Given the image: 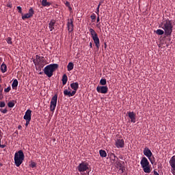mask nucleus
<instances>
[{"mask_svg":"<svg viewBox=\"0 0 175 175\" xmlns=\"http://www.w3.org/2000/svg\"><path fill=\"white\" fill-rule=\"evenodd\" d=\"M159 28H162L165 31V36H172L173 32V24L172 21L169 19H163L162 23L159 25Z\"/></svg>","mask_w":175,"mask_h":175,"instance_id":"f257e3e1","label":"nucleus"},{"mask_svg":"<svg viewBox=\"0 0 175 175\" xmlns=\"http://www.w3.org/2000/svg\"><path fill=\"white\" fill-rule=\"evenodd\" d=\"M55 69H58V64H49L44 67V73L47 76V77H52L54 75V71Z\"/></svg>","mask_w":175,"mask_h":175,"instance_id":"f03ea898","label":"nucleus"},{"mask_svg":"<svg viewBox=\"0 0 175 175\" xmlns=\"http://www.w3.org/2000/svg\"><path fill=\"white\" fill-rule=\"evenodd\" d=\"M25 158V156L23 150H21L15 153L14 159V163L17 167H20Z\"/></svg>","mask_w":175,"mask_h":175,"instance_id":"7ed1b4c3","label":"nucleus"},{"mask_svg":"<svg viewBox=\"0 0 175 175\" xmlns=\"http://www.w3.org/2000/svg\"><path fill=\"white\" fill-rule=\"evenodd\" d=\"M111 157H113L112 161H115V165L118 169L120 170V173H124V170H125V163L122 161L118 159V157H116V154H111Z\"/></svg>","mask_w":175,"mask_h":175,"instance_id":"20e7f679","label":"nucleus"},{"mask_svg":"<svg viewBox=\"0 0 175 175\" xmlns=\"http://www.w3.org/2000/svg\"><path fill=\"white\" fill-rule=\"evenodd\" d=\"M89 32L90 33L91 37L94 40V43L96 49L99 50V48L100 47V40H99V37H98V33H96V31H95V30L92 28L89 29Z\"/></svg>","mask_w":175,"mask_h":175,"instance_id":"39448f33","label":"nucleus"},{"mask_svg":"<svg viewBox=\"0 0 175 175\" xmlns=\"http://www.w3.org/2000/svg\"><path fill=\"white\" fill-rule=\"evenodd\" d=\"M140 165L144 172V173H151V167L150 165V161H148V159L146 158V157H144L142 158V160L140 161Z\"/></svg>","mask_w":175,"mask_h":175,"instance_id":"423d86ee","label":"nucleus"},{"mask_svg":"<svg viewBox=\"0 0 175 175\" xmlns=\"http://www.w3.org/2000/svg\"><path fill=\"white\" fill-rule=\"evenodd\" d=\"M77 170L81 173L87 172V170H90V164L85 161H83L77 166Z\"/></svg>","mask_w":175,"mask_h":175,"instance_id":"0eeeda50","label":"nucleus"},{"mask_svg":"<svg viewBox=\"0 0 175 175\" xmlns=\"http://www.w3.org/2000/svg\"><path fill=\"white\" fill-rule=\"evenodd\" d=\"M34 14L35 10H33V8H30L28 13L22 15V20H27V18H31V17H33Z\"/></svg>","mask_w":175,"mask_h":175,"instance_id":"6e6552de","label":"nucleus"},{"mask_svg":"<svg viewBox=\"0 0 175 175\" xmlns=\"http://www.w3.org/2000/svg\"><path fill=\"white\" fill-rule=\"evenodd\" d=\"M57 100H58V95L55 94L51 100V110H55V107H57Z\"/></svg>","mask_w":175,"mask_h":175,"instance_id":"1a4fd4ad","label":"nucleus"},{"mask_svg":"<svg viewBox=\"0 0 175 175\" xmlns=\"http://www.w3.org/2000/svg\"><path fill=\"white\" fill-rule=\"evenodd\" d=\"M96 91L98 94H107L109 91V88L107 86H98L96 88Z\"/></svg>","mask_w":175,"mask_h":175,"instance_id":"9d476101","label":"nucleus"},{"mask_svg":"<svg viewBox=\"0 0 175 175\" xmlns=\"http://www.w3.org/2000/svg\"><path fill=\"white\" fill-rule=\"evenodd\" d=\"M127 114L131 120V122H136V113H135L133 111H128Z\"/></svg>","mask_w":175,"mask_h":175,"instance_id":"9b49d317","label":"nucleus"},{"mask_svg":"<svg viewBox=\"0 0 175 175\" xmlns=\"http://www.w3.org/2000/svg\"><path fill=\"white\" fill-rule=\"evenodd\" d=\"M34 65L36 66V65H43V66L44 67V63L46 62V60L44 59V57H41V58L40 59V60H33V61Z\"/></svg>","mask_w":175,"mask_h":175,"instance_id":"f8f14e48","label":"nucleus"},{"mask_svg":"<svg viewBox=\"0 0 175 175\" xmlns=\"http://www.w3.org/2000/svg\"><path fill=\"white\" fill-rule=\"evenodd\" d=\"M67 26H68V32H73L74 25H73V20L72 19H68V20Z\"/></svg>","mask_w":175,"mask_h":175,"instance_id":"ddd939ff","label":"nucleus"},{"mask_svg":"<svg viewBox=\"0 0 175 175\" xmlns=\"http://www.w3.org/2000/svg\"><path fill=\"white\" fill-rule=\"evenodd\" d=\"M76 92H77V90H73V91L72 92L68 91V90H65L64 91V94L65 95V96H75V95H76Z\"/></svg>","mask_w":175,"mask_h":175,"instance_id":"4468645a","label":"nucleus"},{"mask_svg":"<svg viewBox=\"0 0 175 175\" xmlns=\"http://www.w3.org/2000/svg\"><path fill=\"white\" fill-rule=\"evenodd\" d=\"M32 116V111L31 110H27L25 116H23L24 120H31Z\"/></svg>","mask_w":175,"mask_h":175,"instance_id":"2eb2a0df","label":"nucleus"},{"mask_svg":"<svg viewBox=\"0 0 175 175\" xmlns=\"http://www.w3.org/2000/svg\"><path fill=\"white\" fill-rule=\"evenodd\" d=\"M116 146L117 148H124V139H117L116 142Z\"/></svg>","mask_w":175,"mask_h":175,"instance_id":"dca6fc26","label":"nucleus"},{"mask_svg":"<svg viewBox=\"0 0 175 175\" xmlns=\"http://www.w3.org/2000/svg\"><path fill=\"white\" fill-rule=\"evenodd\" d=\"M144 155L147 157V158H150V157H152V152L146 147L144 149Z\"/></svg>","mask_w":175,"mask_h":175,"instance_id":"f3484780","label":"nucleus"},{"mask_svg":"<svg viewBox=\"0 0 175 175\" xmlns=\"http://www.w3.org/2000/svg\"><path fill=\"white\" fill-rule=\"evenodd\" d=\"M169 163L171 166V170H175V155L171 157Z\"/></svg>","mask_w":175,"mask_h":175,"instance_id":"a211bd4d","label":"nucleus"},{"mask_svg":"<svg viewBox=\"0 0 175 175\" xmlns=\"http://www.w3.org/2000/svg\"><path fill=\"white\" fill-rule=\"evenodd\" d=\"M55 21L51 20L49 23V28L50 29V31H53V29H55Z\"/></svg>","mask_w":175,"mask_h":175,"instance_id":"6ab92c4d","label":"nucleus"},{"mask_svg":"<svg viewBox=\"0 0 175 175\" xmlns=\"http://www.w3.org/2000/svg\"><path fill=\"white\" fill-rule=\"evenodd\" d=\"M73 68H75V64L72 62H69L67 66L68 72H70V70H73Z\"/></svg>","mask_w":175,"mask_h":175,"instance_id":"aec40b11","label":"nucleus"},{"mask_svg":"<svg viewBox=\"0 0 175 175\" xmlns=\"http://www.w3.org/2000/svg\"><path fill=\"white\" fill-rule=\"evenodd\" d=\"M70 88L72 90H79V83L75 82L70 84Z\"/></svg>","mask_w":175,"mask_h":175,"instance_id":"412c9836","label":"nucleus"},{"mask_svg":"<svg viewBox=\"0 0 175 175\" xmlns=\"http://www.w3.org/2000/svg\"><path fill=\"white\" fill-rule=\"evenodd\" d=\"M62 81L63 85H65L66 83H68V76L66 75V74H64L62 76Z\"/></svg>","mask_w":175,"mask_h":175,"instance_id":"4be33fe9","label":"nucleus"},{"mask_svg":"<svg viewBox=\"0 0 175 175\" xmlns=\"http://www.w3.org/2000/svg\"><path fill=\"white\" fill-rule=\"evenodd\" d=\"M1 70L2 73H5V72H7L8 66H6V64H5L3 63L1 64Z\"/></svg>","mask_w":175,"mask_h":175,"instance_id":"5701e85b","label":"nucleus"},{"mask_svg":"<svg viewBox=\"0 0 175 175\" xmlns=\"http://www.w3.org/2000/svg\"><path fill=\"white\" fill-rule=\"evenodd\" d=\"M99 154L102 158H106V157H107V153H106V152L103 150H100Z\"/></svg>","mask_w":175,"mask_h":175,"instance_id":"b1692460","label":"nucleus"},{"mask_svg":"<svg viewBox=\"0 0 175 175\" xmlns=\"http://www.w3.org/2000/svg\"><path fill=\"white\" fill-rule=\"evenodd\" d=\"M18 85V81H17V79H14L13 81L12 87L13 88V90H16V88H17V86Z\"/></svg>","mask_w":175,"mask_h":175,"instance_id":"393cba45","label":"nucleus"},{"mask_svg":"<svg viewBox=\"0 0 175 175\" xmlns=\"http://www.w3.org/2000/svg\"><path fill=\"white\" fill-rule=\"evenodd\" d=\"M41 3L44 7H46V6H51V3L47 1V0H42Z\"/></svg>","mask_w":175,"mask_h":175,"instance_id":"a878e982","label":"nucleus"},{"mask_svg":"<svg viewBox=\"0 0 175 175\" xmlns=\"http://www.w3.org/2000/svg\"><path fill=\"white\" fill-rule=\"evenodd\" d=\"M100 85H106L107 84V81H106V79H101L100 81Z\"/></svg>","mask_w":175,"mask_h":175,"instance_id":"bb28decb","label":"nucleus"},{"mask_svg":"<svg viewBox=\"0 0 175 175\" xmlns=\"http://www.w3.org/2000/svg\"><path fill=\"white\" fill-rule=\"evenodd\" d=\"M15 105H16V103L14 102V100L10 101L8 103V107H14Z\"/></svg>","mask_w":175,"mask_h":175,"instance_id":"cd10ccee","label":"nucleus"},{"mask_svg":"<svg viewBox=\"0 0 175 175\" xmlns=\"http://www.w3.org/2000/svg\"><path fill=\"white\" fill-rule=\"evenodd\" d=\"M155 32H156L157 35H163V33H165V31H163L161 29H157Z\"/></svg>","mask_w":175,"mask_h":175,"instance_id":"c85d7f7f","label":"nucleus"},{"mask_svg":"<svg viewBox=\"0 0 175 175\" xmlns=\"http://www.w3.org/2000/svg\"><path fill=\"white\" fill-rule=\"evenodd\" d=\"M150 163H152V165H154V163H155V157H154V156H152L150 157H148Z\"/></svg>","mask_w":175,"mask_h":175,"instance_id":"c756f323","label":"nucleus"},{"mask_svg":"<svg viewBox=\"0 0 175 175\" xmlns=\"http://www.w3.org/2000/svg\"><path fill=\"white\" fill-rule=\"evenodd\" d=\"M6 42L8 44H13V42H12V38L10 37L6 38Z\"/></svg>","mask_w":175,"mask_h":175,"instance_id":"7c9ffc66","label":"nucleus"},{"mask_svg":"<svg viewBox=\"0 0 175 175\" xmlns=\"http://www.w3.org/2000/svg\"><path fill=\"white\" fill-rule=\"evenodd\" d=\"M43 68H44L43 66V65H36V70H42V69H43Z\"/></svg>","mask_w":175,"mask_h":175,"instance_id":"2f4dec72","label":"nucleus"},{"mask_svg":"<svg viewBox=\"0 0 175 175\" xmlns=\"http://www.w3.org/2000/svg\"><path fill=\"white\" fill-rule=\"evenodd\" d=\"M16 9H17L18 13H20L23 16V8L21 6H17Z\"/></svg>","mask_w":175,"mask_h":175,"instance_id":"473e14b6","label":"nucleus"},{"mask_svg":"<svg viewBox=\"0 0 175 175\" xmlns=\"http://www.w3.org/2000/svg\"><path fill=\"white\" fill-rule=\"evenodd\" d=\"M90 18H92V22L94 23L95 21V18H96V15L93 14L90 16Z\"/></svg>","mask_w":175,"mask_h":175,"instance_id":"72a5a7b5","label":"nucleus"},{"mask_svg":"<svg viewBox=\"0 0 175 175\" xmlns=\"http://www.w3.org/2000/svg\"><path fill=\"white\" fill-rule=\"evenodd\" d=\"M101 5L102 4L100 3H99V4L97 6L96 11L97 16H99V8H100Z\"/></svg>","mask_w":175,"mask_h":175,"instance_id":"f704fd0d","label":"nucleus"},{"mask_svg":"<svg viewBox=\"0 0 175 175\" xmlns=\"http://www.w3.org/2000/svg\"><path fill=\"white\" fill-rule=\"evenodd\" d=\"M11 90H12V88L10 86H9L7 88L4 89V92H10Z\"/></svg>","mask_w":175,"mask_h":175,"instance_id":"c9c22d12","label":"nucleus"},{"mask_svg":"<svg viewBox=\"0 0 175 175\" xmlns=\"http://www.w3.org/2000/svg\"><path fill=\"white\" fill-rule=\"evenodd\" d=\"M6 106V104L3 101L0 102V107H5Z\"/></svg>","mask_w":175,"mask_h":175,"instance_id":"e433bc0d","label":"nucleus"},{"mask_svg":"<svg viewBox=\"0 0 175 175\" xmlns=\"http://www.w3.org/2000/svg\"><path fill=\"white\" fill-rule=\"evenodd\" d=\"M41 58L42 57H40V56H39L38 55H36V61H40Z\"/></svg>","mask_w":175,"mask_h":175,"instance_id":"4c0bfd02","label":"nucleus"},{"mask_svg":"<svg viewBox=\"0 0 175 175\" xmlns=\"http://www.w3.org/2000/svg\"><path fill=\"white\" fill-rule=\"evenodd\" d=\"M65 5L67 8H70V3L69 1H66Z\"/></svg>","mask_w":175,"mask_h":175,"instance_id":"58836bf2","label":"nucleus"},{"mask_svg":"<svg viewBox=\"0 0 175 175\" xmlns=\"http://www.w3.org/2000/svg\"><path fill=\"white\" fill-rule=\"evenodd\" d=\"M29 122H31V120H26L25 126H28V125H29Z\"/></svg>","mask_w":175,"mask_h":175,"instance_id":"ea45409f","label":"nucleus"},{"mask_svg":"<svg viewBox=\"0 0 175 175\" xmlns=\"http://www.w3.org/2000/svg\"><path fill=\"white\" fill-rule=\"evenodd\" d=\"M36 167V163H32L31 164V167Z\"/></svg>","mask_w":175,"mask_h":175,"instance_id":"a19ab883","label":"nucleus"},{"mask_svg":"<svg viewBox=\"0 0 175 175\" xmlns=\"http://www.w3.org/2000/svg\"><path fill=\"white\" fill-rule=\"evenodd\" d=\"M5 147H6V145L5 144H1L0 143V148H5Z\"/></svg>","mask_w":175,"mask_h":175,"instance_id":"79ce46f5","label":"nucleus"},{"mask_svg":"<svg viewBox=\"0 0 175 175\" xmlns=\"http://www.w3.org/2000/svg\"><path fill=\"white\" fill-rule=\"evenodd\" d=\"M1 111L3 114H6V113H8V110H1Z\"/></svg>","mask_w":175,"mask_h":175,"instance_id":"37998d69","label":"nucleus"},{"mask_svg":"<svg viewBox=\"0 0 175 175\" xmlns=\"http://www.w3.org/2000/svg\"><path fill=\"white\" fill-rule=\"evenodd\" d=\"M1 139H2V131L0 130V144H1Z\"/></svg>","mask_w":175,"mask_h":175,"instance_id":"c03bdc74","label":"nucleus"},{"mask_svg":"<svg viewBox=\"0 0 175 175\" xmlns=\"http://www.w3.org/2000/svg\"><path fill=\"white\" fill-rule=\"evenodd\" d=\"M96 27H97V28H98L99 29H100V23H98L96 25Z\"/></svg>","mask_w":175,"mask_h":175,"instance_id":"a18cd8bd","label":"nucleus"},{"mask_svg":"<svg viewBox=\"0 0 175 175\" xmlns=\"http://www.w3.org/2000/svg\"><path fill=\"white\" fill-rule=\"evenodd\" d=\"M154 175H159V174L158 173V172L154 170Z\"/></svg>","mask_w":175,"mask_h":175,"instance_id":"49530a36","label":"nucleus"},{"mask_svg":"<svg viewBox=\"0 0 175 175\" xmlns=\"http://www.w3.org/2000/svg\"><path fill=\"white\" fill-rule=\"evenodd\" d=\"M96 21H97V23H99L100 21V19L99 18V15H98Z\"/></svg>","mask_w":175,"mask_h":175,"instance_id":"de8ad7c7","label":"nucleus"},{"mask_svg":"<svg viewBox=\"0 0 175 175\" xmlns=\"http://www.w3.org/2000/svg\"><path fill=\"white\" fill-rule=\"evenodd\" d=\"M90 49H92V42H90Z\"/></svg>","mask_w":175,"mask_h":175,"instance_id":"09e8293b","label":"nucleus"},{"mask_svg":"<svg viewBox=\"0 0 175 175\" xmlns=\"http://www.w3.org/2000/svg\"><path fill=\"white\" fill-rule=\"evenodd\" d=\"M23 126L21 125L18 126V129H22Z\"/></svg>","mask_w":175,"mask_h":175,"instance_id":"8fccbe9b","label":"nucleus"},{"mask_svg":"<svg viewBox=\"0 0 175 175\" xmlns=\"http://www.w3.org/2000/svg\"><path fill=\"white\" fill-rule=\"evenodd\" d=\"M8 8H12V4H8Z\"/></svg>","mask_w":175,"mask_h":175,"instance_id":"3c124183","label":"nucleus"},{"mask_svg":"<svg viewBox=\"0 0 175 175\" xmlns=\"http://www.w3.org/2000/svg\"><path fill=\"white\" fill-rule=\"evenodd\" d=\"M68 9H69L70 12H72V7L70 5V8H68Z\"/></svg>","mask_w":175,"mask_h":175,"instance_id":"603ef678","label":"nucleus"},{"mask_svg":"<svg viewBox=\"0 0 175 175\" xmlns=\"http://www.w3.org/2000/svg\"><path fill=\"white\" fill-rule=\"evenodd\" d=\"M171 172H172V174L175 175V170H171Z\"/></svg>","mask_w":175,"mask_h":175,"instance_id":"864d4df0","label":"nucleus"},{"mask_svg":"<svg viewBox=\"0 0 175 175\" xmlns=\"http://www.w3.org/2000/svg\"><path fill=\"white\" fill-rule=\"evenodd\" d=\"M3 96H2V93L0 94V99H2Z\"/></svg>","mask_w":175,"mask_h":175,"instance_id":"5fc2aeb1","label":"nucleus"},{"mask_svg":"<svg viewBox=\"0 0 175 175\" xmlns=\"http://www.w3.org/2000/svg\"><path fill=\"white\" fill-rule=\"evenodd\" d=\"M43 73H44V72H40L39 75H43Z\"/></svg>","mask_w":175,"mask_h":175,"instance_id":"6e6d98bb","label":"nucleus"},{"mask_svg":"<svg viewBox=\"0 0 175 175\" xmlns=\"http://www.w3.org/2000/svg\"><path fill=\"white\" fill-rule=\"evenodd\" d=\"M105 47L106 49V47H107V45L106 44V43H105Z\"/></svg>","mask_w":175,"mask_h":175,"instance_id":"4d7b16f0","label":"nucleus"},{"mask_svg":"<svg viewBox=\"0 0 175 175\" xmlns=\"http://www.w3.org/2000/svg\"><path fill=\"white\" fill-rule=\"evenodd\" d=\"M88 174H90V172H88Z\"/></svg>","mask_w":175,"mask_h":175,"instance_id":"13d9d810","label":"nucleus"}]
</instances>
